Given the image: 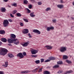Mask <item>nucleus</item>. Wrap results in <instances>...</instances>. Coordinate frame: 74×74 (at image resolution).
I'll use <instances>...</instances> for the list:
<instances>
[{"mask_svg": "<svg viewBox=\"0 0 74 74\" xmlns=\"http://www.w3.org/2000/svg\"><path fill=\"white\" fill-rule=\"evenodd\" d=\"M0 52V55L5 56V55L8 52V51L5 49H1Z\"/></svg>", "mask_w": 74, "mask_h": 74, "instance_id": "nucleus-1", "label": "nucleus"}, {"mask_svg": "<svg viewBox=\"0 0 74 74\" xmlns=\"http://www.w3.org/2000/svg\"><path fill=\"white\" fill-rule=\"evenodd\" d=\"M9 23V21L7 20H4L3 23V24L4 27H7Z\"/></svg>", "mask_w": 74, "mask_h": 74, "instance_id": "nucleus-2", "label": "nucleus"}, {"mask_svg": "<svg viewBox=\"0 0 74 74\" xmlns=\"http://www.w3.org/2000/svg\"><path fill=\"white\" fill-rule=\"evenodd\" d=\"M14 41H15L14 39L12 38H8L7 40L8 42L9 43H12Z\"/></svg>", "mask_w": 74, "mask_h": 74, "instance_id": "nucleus-3", "label": "nucleus"}, {"mask_svg": "<svg viewBox=\"0 0 74 74\" xmlns=\"http://www.w3.org/2000/svg\"><path fill=\"white\" fill-rule=\"evenodd\" d=\"M32 71V70H26L25 71H22L20 72V73H22V74H26V73H29L30 72H31Z\"/></svg>", "mask_w": 74, "mask_h": 74, "instance_id": "nucleus-4", "label": "nucleus"}, {"mask_svg": "<svg viewBox=\"0 0 74 74\" xmlns=\"http://www.w3.org/2000/svg\"><path fill=\"white\" fill-rule=\"evenodd\" d=\"M31 52L32 54H36L38 53V50L32 49V50L31 51Z\"/></svg>", "mask_w": 74, "mask_h": 74, "instance_id": "nucleus-5", "label": "nucleus"}, {"mask_svg": "<svg viewBox=\"0 0 74 74\" xmlns=\"http://www.w3.org/2000/svg\"><path fill=\"white\" fill-rule=\"evenodd\" d=\"M17 56L20 57V59H22L24 57V56L22 54V53H19L17 54Z\"/></svg>", "mask_w": 74, "mask_h": 74, "instance_id": "nucleus-6", "label": "nucleus"}, {"mask_svg": "<svg viewBox=\"0 0 74 74\" xmlns=\"http://www.w3.org/2000/svg\"><path fill=\"white\" fill-rule=\"evenodd\" d=\"M66 50V48L64 47H62L60 49V51L61 52H64Z\"/></svg>", "mask_w": 74, "mask_h": 74, "instance_id": "nucleus-7", "label": "nucleus"}, {"mask_svg": "<svg viewBox=\"0 0 74 74\" xmlns=\"http://www.w3.org/2000/svg\"><path fill=\"white\" fill-rule=\"evenodd\" d=\"M6 10V9L5 8L2 7L0 9V11L2 12H5Z\"/></svg>", "mask_w": 74, "mask_h": 74, "instance_id": "nucleus-8", "label": "nucleus"}, {"mask_svg": "<svg viewBox=\"0 0 74 74\" xmlns=\"http://www.w3.org/2000/svg\"><path fill=\"white\" fill-rule=\"evenodd\" d=\"M23 32L24 34H27L29 32V30L27 29H26L23 30Z\"/></svg>", "mask_w": 74, "mask_h": 74, "instance_id": "nucleus-9", "label": "nucleus"}, {"mask_svg": "<svg viewBox=\"0 0 74 74\" xmlns=\"http://www.w3.org/2000/svg\"><path fill=\"white\" fill-rule=\"evenodd\" d=\"M10 37L11 38H13V39H15V38L16 37V36L14 34H11L10 35Z\"/></svg>", "mask_w": 74, "mask_h": 74, "instance_id": "nucleus-10", "label": "nucleus"}, {"mask_svg": "<svg viewBox=\"0 0 74 74\" xmlns=\"http://www.w3.org/2000/svg\"><path fill=\"white\" fill-rule=\"evenodd\" d=\"M8 57L10 58H12L14 57V55L12 53H9L8 54Z\"/></svg>", "mask_w": 74, "mask_h": 74, "instance_id": "nucleus-11", "label": "nucleus"}, {"mask_svg": "<svg viewBox=\"0 0 74 74\" xmlns=\"http://www.w3.org/2000/svg\"><path fill=\"white\" fill-rule=\"evenodd\" d=\"M34 14V12L31 13L30 14V16L32 18L36 16V15Z\"/></svg>", "mask_w": 74, "mask_h": 74, "instance_id": "nucleus-12", "label": "nucleus"}, {"mask_svg": "<svg viewBox=\"0 0 74 74\" xmlns=\"http://www.w3.org/2000/svg\"><path fill=\"white\" fill-rule=\"evenodd\" d=\"M39 69V67L36 68V69H34L32 71V72L33 73H36L37 72L38 70Z\"/></svg>", "mask_w": 74, "mask_h": 74, "instance_id": "nucleus-13", "label": "nucleus"}, {"mask_svg": "<svg viewBox=\"0 0 74 74\" xmlns=\"http://www.w3.org/2000/svg\"><path fill=\"white\" fill-rule=\"evenodd\" d=\"M29 44V43L27 42H25L24 44H22V45L23 46L25 47L27 46Z\"/></svg>", "mask_w": 74, "mask_h": 74, "instance_id": "nucleus-14", "label": "nucleus"}, {"mask_svg": "<svg viewBox=\"0 0 74 74\" xmlns=\"http://www.w3.org/2000/svg\"><path fill=\"white\" fill-rule=\"evenodd\" d=\"M45 47L46 48L48 49H52V47H51L47 45L45 46Z\"/></svg>", "mask_w": 74, "mask_h": 74, "instance_id": "nucleus-15", "label": "nucleus"}, {"mask_svg": "<svg viewBox=\"0 0 74 74\" xmlns=\"http://www.w3.org/2000/svg\"><path fill=\"white\" fill-rule=\"evenodd\" d=\"M14 40H14V41H15V44L16 45H18L19 44V41L18 40H16V39H14Z\"/></svg>", "mask_w": 74, "mask_h": 74, "instance_id": "nucleus-16", "label": "nucleus"}, {"mask_svg": "<svg viewBox=\"0 0 74 74\" xmlns=\"http://www.w3.org/2000/svg\"><path fill=\"white\" fill-rule=\"evenodd\" d=\"M1 40L3 42H6L7 41V39L5 38H2L1 39Z\"/></svg>", "mask_w": 74, "mask_h": 74, "instance_id": "nucleus-17", "label": "nucleus"}, {"mask_svg": "<svg viewBox=\"0 0 74 74\" xmlns=\"http://www.w3.org/2000/svg\"><path fill=\"white\" fill-rule=\"evenodd\" d=\"M5 32L4 30H0V34L1 35H3L5 34Z\"/></svg>", "mask_w": 74, "mask_h": 74, "instance_id": "nucleus-18", "label": "nucleus"}, {"mask_svg": "<svg viewBox=\"0 0 74 74\" xmlns=\"http://www.w3.org/2000/svg\"><path fill=\"white\" fill-rule=\"evenodd\" d=\"M44 74H50V72L47 71H45L43 72Z\"/></svg>", "mask_w": 74, "mask_h": 74, "instance_id": "nucleus-19", "label": "nucleus"}, {"mask_svg": "<svg viewBox=\"0 0 74 74\" xmlns=\"http://www.w3.org/2000/svg\"><path fill=\"white\" fill-rule=\"evenodd\" d=\"M57 7L59 8H62L63 7V5H57Z\"/></svg>", "mask_w": 74, "mask_h": 74, "instance_id": "nucleus-20", "label": "nucleus"}, {"mask_svg": "<svg viewBox=\"0 0 74 74\" xmlns=\"http://www.w3.org/2000/svg\"><path fill=\"white\" fill-rule=\"evenodd\" d=\"M28 3V1L27 0H24L23 1V3L25 4H27Z\"/></svg>", "mask_w": 74, "mask_h": 74, "instance_id": "nucleus-21", "label": "nucleus"}, {"mask_svg": "<svg viewBox=\"0 0 74 74\" xmlns=\"http://www.w3.org/2000/svg\"><path fill=\"white\" fill-rule=\"evenodd\" d=\"M16 15L17 16L19 17H21L22 16L21 14L19 13H16Z\"/></svg>", "mask_w": 74, "mask_h": 74, "instance_id": "nucleus-22", "label": "nucleus"}, {"mask_svg": "<svg viewBox=\"0 0 74 74\" xmlns=\"http://www.w3.org/2000/svg\"><path fill=\"white\" fill-rule=\"evenodd\" d=\"M5 65H4V66L5 67H8V63L7 62H5Z\"/></svg>", "mask_w": 74, "mask_h": 74, "instance_id": "nucleus-23", "label": "nucleus"}, {"mask_svg": "<svg viewBox=\"0 0 74 74\" xmlns=\"http://www.w3.org/2000/svg\"><path fill=\"white\" fill-rule=\"evenodd\" d=\"M59 65H57L54 66L53 67V68H59Z\"/></svg>", "mask_w": 74, "mask_h": 74, "instance_id": "nucleus-24", "label": "nucleus"}, {"mask_svg": "<svg viewBox=\"0 0 74 74\" xmlns=\"http://www.w3.org/2000/svg\"><path fill=\"white\" fill-rule=\"evenodd\" d=\"M17 12V10H14L13 11V12H12V14H16V13Z\"/></svg>", "mask_w": 74, "mask_h": 74, "instance_id": "nucleus-25", "label": "nucleus"}, {"mask_svg": "<svg viewBox=\"0 0 74 74\" xmlns=\"http://www.w3.org/2000/svg\"><path fill=\"white\" fill-rule=\"evenodd\" d=\"M35 62L37 64H39L40 63V60H36L35 61Z\"/></svg>", "mask_w": 74, "mask_h": 74, "instance_id": "nucleus-26", "label": "nucleus"}, {"mask_svg": "<svg viewBox=\"0 0 74 74\" xmlns=\"http://www.w3.org/2000/svg\"><path fill=\"white\" fill-rule=\"evenodd\" d=\"M11 5H12V6H14V7H17V3H12Z\"/></svg>", "mask_w": 74, "mask_h": 74, "instance_id": "nucleus-27", "label": "nucleus"}, {"mask_svg": "<svg viewBox=\"0 0 74 74\" xmlns=\"http://www.w3.org/2000/svg\"><path fill=\"white\" fill-rule=\"evenodd\" d=\"M73 72V71L72 70H71L69 71H68L66 72L67 73H70Z\"/></svg>", "mask_w": 74, "mask_h": 74, "instance_id": "nucleus-28", "label": "nucleus"}, {"mask_svg": "<svg viewBox=\"0 0 74 74\" xmlns=\"http://www.w3.org/2000/svg\"><path fill=\"white\" fill-rule=\"evenodd\" d=\"M51 8H47L45 9V11H50L51 10Z\"/></svg>", "mask_w": 74, "mask_h": 74, "instance_id": "nucleus-29", "label": "nucleus"}, {"mask_svg": "<svg viewBox=\"0 0 74 74\" xmlns=\"http://www.w3.org/2000/svg\"><path fill=\"white\" fill-rule=\"evenodd\" d=\"M68 58V57L66 56H63V59H67Z\"/></svg>", "mask_w": 74, "mask_h": 74, "instance_id": "nucleus-30", "label": "nucleus"}, {"mask_svg": "<svg viewBox=\"0 0 74 74\" xmlns=\"http://www.w3.org/2000/svg\"><path fill=\"white\" fill-rule=\"evenodd\" d=\"M62 63L63 62L62 61H59L57 62V64H62Z\"/></svg>", "mask_w": 74, "mask_h": 74, "instance_id": "nucleus-31", "label": "nucleus"}, {"mask_svg": "<svg viewBox=\"0 0 74 74\" xmlns=\"http://www.w3.org/2000/svg\"><path fill=\"white\" fill-rule=\"evenodd\" d=\"M27 14L31 13V11L29 9H28V8H27Z\"/></svg>", "mask_w": 74, "mask_h": 74, "instance_id": "nucleus-32", "label": "nucleus"}, {"mask_svg": "<svg viewBox=\"0 0 74 74\" xmlns=\"http://www.w3.org/2000/svg\"><path fill=\"white\" fill-rule=\"evenodd\" d=\"M49 60H55V58L53 57H50L49 58Z\"/></svg>", "mask_w": 74, "mask_h": 74, "instance_id": "nucleus-33", "label": "nucleus"}, {"mask_svg": "<svg viewBox=\"0 0 74 74\" xmlns=\"http://www.w3.org/2000/svg\"><path fill=\"white\" fill-rule=\"evenodd\" d=\"M66 62L68 64H71V62L70 61H69L68 60H66Z\"/></svg>", "mask_w": 74, "mask_h": 74, "instance_id": "nucleus-34", "label": "nucleus"}, {"mask_svg": "<svg viewBox=\"0 0 74 74\" xmlns=\"http://www.w3.org/2000/svg\"><path fill=\"white\" fill-rule=\"evenodd\" d=\"M32 7V5H28V8H29V9H31Z\"/></svg>", "mask_w": 74, "mask_h": 74, "instance_id": "nucleus-35", "label": "nucleus"}, {"mask_svg": "<svg viewBox=\"0 0 74 74\" xmlns=\"http://www.w3.org/2000/svg\"><path fill=\"white\" fill-rule=\"evenodd\" d=\"M36 33H37L38 35H39L41 34V32L39 30H38Z\"/></svg>", "mask_w": 74, "mask_h": 74, "instance_id": "nucleus-36", "label": "nucleus"}, {"mask_svg": "<svg viewBox=\"0 0 74 74\" xmlns=\"http://www.w3.org/2000/svg\"><path fill=\"white\" fill-rule=\"evenodd\" d=\"M47 30V31H50V27H47L46 28Z\"/></svg>", "mask_w": 74, "mask_h": 74, "instance_id": "nucleus-37", "label": "nucleus"}, {"mask_svg": "<svg viewBox=\"0 0 74 74\" xmlns=\"http://www.w3.org/2000/svg\"><path fill=\"white\" fill-rule=\"evenodd\" d=\"M38 30L37 29H34L33 30V32L34 33H37Z\"/></svg>", "mask_w": 74, "mask_h": 74, "instance_id": "nucleus-38", "label": "nucleus"}, {"mask_svg": "<svg viewBox=\"0 0 74 74\" xmlns=\"http://www.w3.org/2000/svg\"><path fill=\"white\" fill-rule=\"evenodd\" d=\"M44 59L43 58H41L40 59V62L41 63L44 62Z\"/></svg>", "mask_w": 74, "mask_h": 74, "instance_id": "nucleus-39", "label": "nucleus"}, {"mask_svg": "<svg viewBox=\"0 0 74 74\" xmlns=\"http://www.w3.org/2000/svg\"><path fill=\"white\" fill-rule=\"evenodd\" d=\"M28 36H29V38H31L32 37V36L31 35V34L29 33L28 34Z\"/></svg>", "mask_w": 74, "mask_h": 74, "instance_id": "nucleus-40", "label": "nucleus"}, {"mask_svg": "<svg viewBox=\"0 0 74 74\" xmlns=\"http://www.w3.org/2000/svg\"><path fill=\"white\" fill-rule=\"evenodd\" d=\"M32 57L33 58H35L37 57V56L36 55H32Z\"/></svg>", "mask_w": 74, "mask_h": 74, "instance_id": "nucleus-41", "label": "nucleus"}, {"mask_svg": "<svg viewBox=\"0 0 74 74\" xmlns=\"http://www.w3.org/2000/svg\"><path fill=\"white\" fill-rule=\"evenodd\" d=\"M42 68L41 67L39 69V71H38V72H41L42 71Z\"/></svg>", "mask_w": 74, "mask_h": 74, "instance_id": "nucleus-42", "label": "nucleus"}, {"mask_svg": "<svg viewBox=\"0 0 74 74\" xmlns=\"http://www.w3.org/2000/svg\"><path fill=\"white\" fill-rule=\"evenodd\" d=\"M24 21L26 23H28V21L27 19H24Z\"/></svg>", "mask_w": 74, "mask_h": 74, "instance_id": "nucleus-43", "label": "nucleus"}, {"mask_svg": "<svg viewBox=\"0 0 74 74\" xmlns=\"http://www.w3.org/2000/svg\"><path fill=\"white\" fill-rule=\"evenodd\" d=\"M19 24L21 26H23V24L22 23L20 22Z\"/></svg>", "mask_w": 74, "mask_h": 74, "instance_id": "nucleus-44", "label": "nucleus"}, {"mask_svg": "<svg viewBox=\"0 0 74 74\" xmlns=\"http://www.w3.org/2000/svg\"><path fill=\"white\" fill-rule=\"evenodd\" d=\"M22 54L24 56H25L26 55V53L25 52H23Z\"/></svg>", "mask_w": 74, "mask_h": 74, "instance_id": "nucleus-45", "label": "nucleus"}, {"mask_svg": "<svg viewBox=\"0 0 74 74\" xmlns=\"http://www.w3.org/2000/svg\"><path fill=\"white\" fill-rule=\"evenodd\" d=\"M50 61V60H45V61L44 62H49Z\"/></svg>", "mask_w": 74, "mask_h": 74, "instance_id": "nucleus-46", "label": "nucleus"}, {"mask_svg": "<svg viewBox=\"0 0 74 74\" xmlns=\"http://www.w3.org/2000/svg\"><path fill=\"white\" fill-rule=\"evenodd\" d=\"M30 1L32 3H35V0H30Z\"/></svg>", "mask_w": 74, "mask_h": 74, "instance_id": "nucleus-47", "label": "nucleus"}, {"mask_svg": "<svg viewBox=\"0 0 74 74\" xmlns=\"http://www.w3.org/2000/svg\"><path fill=\"white\" fill-rule=\"evenodd\" d=\"M50 30H53V29H54V27H50Z\"/></svg>", "mask_w": 74, "mask_h": 74, "instance_id": "nucleus-48", "label": "nucleus"}, {"mask_svg": "<svg viewBox=\"0 0 74 74\" xmlns=\"http://www.w3.org/2000/svg\"><path fill=\"white\" fill-rule=\"evenodd\" d=\"M38 5H41V4H42V3H41V2H38Z\"/></svg>", "mask_w": 74, "mask_h": 74, "instance_id": "nucleus-49", "label": "nucleus"}, {"mask_svg": "<svg viewBox=\"0 0 74 74\" xmlns=\"http://www.w3.org/2000/svg\"><path fill=\"white\" fill-rule=\"evenodd\" d=\"M8 21L10 22H13V21H12V20L11 19H8Z\"/></svg>", "mask_w": 74, "mask_h": 74, "instance_id": "nucleus-50", "label": "nucleus"}, {"mask_svg": "<svg viewBox=\"0 0 74 74\" xmlns=\"http://www.w3.org/2000/svg\"><path fill=\"white\" fill-rule=\"evenodd\" d=\"M10 16L12 18L14 17V16L12 14H10Z\"/></svg>", "mask_w": 74, "mask_h": 74, "instance_id": "nucleus-51", "label": "nucleus"}, {"mask_svg": "<svg viewBox=\"0 0 74 74\" xmlns=\"http://www.w3.org/2000/svg\"><path fill=\"white\" fill-rule=\"evenodd\" d=\"M56 19H53L52 20V21L54 23H56Z\"/></svg>", "mask_w": 74, "mask_h": 74, "instance_id": "nucleus-52", "label": "nucleus"}, {"mask_svg": "<svg viewBox=\"0 0 74 74\" xmlns=\"http://www.w3.org/2000/svg\"><path fill=\"white\" fill-rule=\"evenodd\" d=\"M0 74H4V72L2 71H0Z\"/></svg>", "mask_w": 74, "mask_h": 74, "instance_id": "nucleus-53", "label": "nucleus"}, {"mask_svg": "<svg viewBox=\"0 0 74 74\" xmlns=\"http://www.w3.org/2000/svg\"><path fill=\"white\" fill-rule=\"evenodd\" d=\"M4 2H7L9 1V0H4Z\"/></svg>", "mask_w": 74, "mask_h": 74, "instance_id": "nucleus-54", "label": "nucleus"}, {"mask_svg": "<svg viewBox=\"0 0 74 74\" xmlns=\"http://www.w3.org/2000/svg\"><path fill=\"white\" fill-rule=\"evenodd\" d=\"M58 73H61V71H60L58 72Z\"/></svg>", "mask_w": 74, "mask_h": 74, "instance_id": "nucleus-55", "label": "nucleus"}, {"mask_svg": "<svg viewBox=\"0 0 74 74\" xmlns=\"http://www.w3.org/2000/svg\"><path fill=\"white\" fill-rule=\"evenodd\" d=\"M2 44V42L0 41V46H1Z\"/></svg>", "mask_w": 74, "mask_h": 74, "instance_id": "nucleus-56", "label": "nucleus"}, {"mask_svg": "<svg viewBox=\"0 0 74 74\" xmlns=\"http://www.w3.org/2000/svg\"><path fill=\"white\" fill-rule=\"evenodd\" d=\"M8 7L9 8H10V7H11V6H10L9 5H8Z\"/></svg>", "mask_w": 74, "mask_h": 74, "instance_id": "nucleus-57", "label": "nucleus"}, {"mask_svg": "<svg viewBox=\"0 0 74 74\" xmlns=\"http://www.w3.org/2000/svg\"><path fill=\"white\" fill-rule=\"evenodd\" d=\"M61 3H63V1L62 0H61Z\"/></svg>", "mask_w": 74, "mask_h": 74, "instance_id": "nucleus-58", "label": "nucleus"}, {"mask_svg": "<svg viewBox=\"0 0 74 74\" xmlns=\"http://www.w3.org/2000/svg\"><path fill=\"white\" fill-rule=\"evenodd\" d=\"M8 45H9V46H11V44H8Z\"/></svg>", "mask_w": 74, "mask_h": 74, "instance_id": "nucleus-59", "label": "nucleus"}, {"mask_svg": "<svg viewBox=\"0 0 74 74\" xmlns=\"http://www.w3.org/2000/svg\"><path fill=\"white\" fill-rule=\"evenodd\" d=\"M72 18L73 20L74 19V18Z\"/></svg>", "mask_w": 74, "mask_h": 74, "instance_id": "nucleus-60", "label": "nucleus"}, {"mask_svg": "<svg viewBox=\"0 0 74 74\" xmlns=\"http://www.w3.org/2000/svg\"><path fill=\"white\" fill-rule=\"evenodd\" d=\"M5 66V64H3V66Z\"/></svg>", "mask_w": 74, "mask_h": 74, "instance_id": "nucleus-61", "label": "nucleus"}, {"mask_svg": "<svg viewBox=\"0 0 74 74\" xmlns=\"http://www.w3.org/2000/svg\"><path fill=\"white\" fill-rule=\"evenodd\" d=\"M73 4L74 5V2L73 3Z\"/></svg>", "mask_w": 74, "mask_h": 74, "instance_id": "nucleus-62", "label": "nucleus"}, {"mask_svg": "<svg viewBox=\"0 0 74 74\" xmlns=\"http://www.w3.org/2000/svg\"><path fill=\"white\" fill-rule=\"evenodd\" d=\"M64 74H67L66 73H64Z\"/></svg>", "mask_w": 74, "mask_h": 74, "instance_id": "nucleus-63", "label": "nucleus"}]
</instances>
